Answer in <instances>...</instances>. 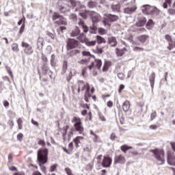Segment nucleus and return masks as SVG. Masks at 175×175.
Here are the masks:
<instances>
[{
	"instance_id": "f257e3e1",
	"label": "nucleus",
	"mask_w": 175,
	"mask_h": 175,
	"mask_svg": "<svg viewBox=\"0 0 175 175\" xmlns=\"http://www.w3.org/2000/svg\"><path fill=\"white\" fill-rule=\"evenodd\" d=\"M71 122L74 124L67 134L68 139H70L75 135V132H78L79 135H84V126H83V122L80 117L74 116L71 120Z\"/></svg>"
},
{
	"instance_id": "f03ea898",
	"label": "nucleus",
	"mask_w": 175,
	"mask_h": 175,
	"mask_svg": "<svg viewBox=\"0 0 175 175\" xmlns=\"http://www.w3.org/2000/svg\"><path fill=\"white\" fill-rule=\"evenodd\" d=\"M81 91H85L84 100L88 103L90 102V98H91V94H94V92H95V88H94V86L91 88V85L88 82L79 81L77 94H80Z\"/></svg>"
},
{
	"instance_id": "7ed1b4c3",
	"label": "nucleus",
	"mask_w": 175,
	"mask_h": 175,
	"mask_svg": "<svg viewBox=\"0 0 175 175\" xmlns=\"http://www.w3.org/2000/svg\"><path fill=\"white\" fill-rule=\"evenodd\" d=\"M37 159L38 161L39 166L43 173H46V167L43 165L49 161V149L40 148L37 152Z\"/></svg>"
},
{
	"instance_id": "20e7f679",
	"label": "nucleus",
	"mask_w": 175,
	"mask_h": 175,
	"mask_svg": "<svg viewBox=\"0 0 175 175\" xmlns=\"http://www.w3.org/2000/svg\"><path fill=\"white\" fill-rule=\"evenodd\" d=\"M152 152L154 158L159 162V165L165 163V150L163 149L155 148L150 150Z\"/></svg>"
},
{
	"instance_id": "39448f33",
	"label": "nucleus",
	"mask_w": 175,
	"mask_h": 175,
	"mask_svg": "<svg viewBox=\"0 0 175 175\" xmlns=\"http://www.w3.org/2000/svg\"><path fill=\"white\" fill-rule=\"evenodd\" d=\"M77 39L81 43H85V44L88 46H92L96 44V41H90V40L87 38V36H85V34H84V33H80Z\"/></svg>"
},
{
	"instance_id": "423d86ee",
	"label": "nucleus",
	"mask_w": 175,
	"mask_h": 175,
	"mask_svg": "<svg viewBox=\"0 0 175 175\" xmlns=\"http://www.w3.org/2000/svg\"><path fill=\"white\" fill-rule=\"evenodd\" d=\"M66 50L68 51L70 50H74V49H77L79 47V41L75 38H68L66 41Z\"/></svg>"
},
{
	"instance_id": "0eeeda50",
	"label": "nucleus",
	"mask_w": 175,
	"mask_h": 175,
	"mask_svg": "<svg viewBox=\"0 0 175 175\" xmlns=\"http://www.w3.org/2000/svg\"><path fill=\"white\" fill-rule=\"evenodd\" d=\"M57 5L60 13H68V12H70V6L66 4V1L65 0L59 1Z\"/></svg>"
},
{
	"instance_id": "6e6552de",
	"label": "nucleus",
	"mask_w": 175,
	"mask_h": 175,
	"mask_svg": "<svg viewBox=\"0 0 175 175\" xmlns=\"http://www.w3.org/2000/svg\"><path fill=\"white\" fill-rule=\"evenodd\" d=\"M21 47H23V51L26 55H32V54H33V48L32 47V45L25 41L21 42Z\"/></svg>"
},
{
	"instance_id": "1a4fd4ad",
	"label": "nucleus",
	"mask_w": 175,
	"mask_h": 175,
	"mask_svg": "<svg viewBox=\"0 0 175 175\" xmlns=\"http://www.w3.org/2000/svg\"><path fill=\"white\" fill-rule=\"evenodd\" d=\"M113 163V159L110 157V156H103V159L101 161V163H100V166L102 167L108 168L111 166V164Z\"/></svg>"
},
{
	"instance_id": "9d476101",
	"label": "nucleus",
	"mask_w": 175,
	"mask_h": 175,
	"mask_svg": "<svg viewBox=\"0 0 175 175\" xmlns=\"http://www.w3.org/2000/svg\"><path fill=\"white\" fill-rule=\"evenodd\" d=\"M89 70H92V68L98 69V70H100L102 68V59H96L94 57V60L91 62L90 65L88 66Z\"/></svg>"
},
{
	"instance_id": "9b49d317",
	"label": "nucleus",
	"mask_w": 175,
	"mask_h": 175,
	"mask_svg": "<svg viewBox=\"0 0 175 175\" xmlns=\"http://www.w3.org/2000/svg\"><path fill=\"white\" fill-rule=\"evenodd\" d=\"M126 163V159L124 154H118L114 157L113 163L114 165L120 164L124 165Z\"/></svg>"
},
{
	"instance_id": "f8f14e48",
	"label": "nucleus",
	"mask_w": 175,
	"mask_h": 175,
	"mask_svg": "<svg viewBox=\"0 0 175 175\" xmlns=\"http://www.w3.org/2000/svg\"><path fill=\"white\" fill-rule=\"evenodd\" d=\"M90 18L92 20L93 24H96V23H99L100 21V15L94 11H91L90 12Z\"/></svg>"
},
{
	"instance_id": "ddd939ff",
	"label": "nucleus",
	"mask_w": 175,
	"mask_h": 175,
	"mask_svg": "<svg viewBox=\"0 0 175 175\" xmlns=\"http://www.w3.org/2000/svg\"><path fill=\"white\" fill-rule=\"evenodd\" d=\"M167 161L168 165L175 166V156H174L170 152L167 153Z\"/></svg>"
},
{
	"instance_id": "4468645a",
	"label": "nucleus",
	"mask_w": 175,
	"mask_h": 175,
	"mask_svg": "<svg viewBox=\"0 0 175 175\" xmlns=\"http://www.w3.org/2000/svg\"><path fill=\"white\" fill-rule=\"evenodd\" d=\"M144 8H145L144 10H143L144 14H155V12H157V10L148 5L144 6Z\"/></svg>"
},
{
	"instance_id": "2eb2a0df",
	"label": "nucleus",
	"mask_w": 175,
	"mask_h": 175,
	"mask_svg": "<svg viewBox=\"0 0 175 175\" xmlns=\"http://www.w3.org/2000/svg\"><path fill=\"white\" fill-rule=\"evenodd\" d=\"M81 140H84V137L82 136H77L72 139L73 143L75 144V148H79L80 147V145L81 144Z\"/></svg>"
},
{
	"instance_id": "dca6fc26",
	"label": "nucleus",
	"mask_w": 175,
	"mask_h": 175,
	"mask_svg": "<svg viewBox=\"0 0 175 175\" xmlns=\"http://www.w3.org/2000/svg\"><path fill=\"white\" fill-rule=\"evenodd\" d=\"M55 27H58L59 25H68V21H66V18L64 17H61L59 20L54 22Z\"/></svg>"
},
{
	"instance_id": "f3484780",
	"label": "nucleus",
	"mask_w": 175,
	"mask_h": 175,
	"mask_svg": "<svg viewBox=\"0 0 175 175\" xmlns=\"http://www.w3.org/2000/svg\"><path fill=\"white\" fill-rule=\"evenodd\" d=\"M137 41L140 42V43H142V44H144L148 39H150V36L146 34L141 35L137 38Z\"/></svg>"
},
{
	"instance_id": "a211bd4d",
	"label": "nucleus",
	"mask_w": 175,
	"mask_h": 175,
	"mask_svg": "<svg viewBox=\"0 0 175 175\" xmlns=\"http://www.w3.org/2000/svg\"><path fill=\"white\" fill-rule=\"evenodd\" d=\"M78 25L83 28V32L85 33H87V32H88V27L85 25V23H84V21H83V19H79Z\"/></svg>"
},
{
	"instance_id": "6ab92c4d",
	"label": "nucleus",
	"mask_w": 175,
	"mask_h": 175,
	"mask_svg": "<svg viewBox=\"0 0 175 175\" xmlns=\"http://www.w3.org/2000/svg\"><path fill=\"white\" fill-rule=\"evenodd\" d=\"M62 148L63 151H64V152H66L68 154V155H70V154H72V151H73V149H74L73 142H71L68 144L69 150L66 149V148H65V147H62Z\"/></svg>"
},
{
	"instance_id": "aec40b11",
	"label": "nucleus",
	"mask_w": 175,
	"mask_h": 175,
	"mask_svg": "<svg viewBox=\"0 0 175 175\" xmlns=\"http://www.w3.org/2000/svg\"><path fill=\"white\" fill-rule=\"evenodd\" d=\"M155 77H156V75H155V72H152L150 76H149V81L150 83V87L152 89H154V85L155 84Z\"/></svg>"
},
{
	"instance_id": "412c9836",
	"label": "nucleus",
	"mask_w": 175,
	"mask_h": 175,
	"mask_svg": "<svg viewBox=\"0 0 175 175\" xmlns=\"http://www.w3.org/2000/svg\"><path fill=\"white\" fill-rule=\"evenodd\" d=\"M67 5H69L70 9H75L77 6V1L76 0H64Z\"/></svg>"
},
{
	"instance_id": "4be33fe9",
	"label": "nucleus",
	"mask_w": 175,
	"mask_h": 175,
	"mask_svg": "<svg viewBox=\"0 0 175 175\" xmlns=\"http://www.w3.org/2000/svg\"><path fill=\"white\" fill-rule=\"evenodd\" d=\"M111 65H113V63L111 61H105L103 66V72H107Z\"/></svg>"
},
{
	"instance_id": "5701e85b",
	"label": "nucleus",
	"mask_w": 175,
	"mask_h": 175,
	"mask_svg": "<svg viewBox=\"0 0 175 175\" xmlns=\"http://www.w3.org/2000/svg\"><path fill=\"white\" fill-rule=\"evenodd\" d=\"M81 31L79 27H75V28L72 31L70 36L72 38H76V36H79Z\"/></svg>"
},
{
	"instance_id": "b1692460",
	"label": "nucleus",
	"mask_w": 175,
	"mask_h": 175,
	"mask_svg": "<svg viewBox=\"0 0 175 175\" xmlns=\"http://www.w3.org/2000/svg\"><path fill=\"white\" fill-rule=\"evenodd\" d=\"M108 43L109 44H111L112 47H116V46H117V39L116 38V37H109Z\"/></svg>"
},
{
	"instance_id": "393cba45",
	"label": "nucleus",
	"mask_w": 175,
	"mask_h": 175,
	"mask_svg": "<svg viewBox=\"0 0 175 175\" xmlns=\"http://www.w3.org/2000/svg\"><path fill=\"white\" fill-rule=\"evenodd\" d=\"M131 109V102L128 100H126L123 104H122V110L123 111H128Z\"/></svg>"
},
{
	"instance_id": "a878e982",
	"label": "nucleus",
	"mask_w": 175,
	"mask_h": 175,
	"mask_svg": "<svg viewBox=\"0 0 175 175\" xmlns=\"http://www.w3.org/2000/svg\"><path fill=\"white\" fill-rule=\"evenodd\" d=\"M133 148L132 146H129L126 144L122 145L120 146V150L124 154H126V151H129V150H132Z\"/></svg>"
},
{
	"instance_id": "bb28decb",
	"label": "nucleus",
	"mask_w": 175,
	"mask_h": 175,
	"mask_svg": "<svg viewBox=\"0 0 175 175\" xmlns=\"http://www.w3.org/2000/svg\"><path fill=\"white\" fill-rule=\"evenodd\" d=\"M107 17L109 21V23H114L115 21H117V20H118V16L116 15L108 14Z\"/></svg>"
},
{
	"instance_id": "cd10ccee",
	"label": "nucleus",
	"mask_w": 175,
	"mask_h": 175,
	"mask_svg": "<svg viewBox=\"0 0 175 175\" xmlns=\"http://www.w3.org/2000/svg\"><path fill=\"white\" fill-rule=\"evenodd\" d=\"M136 10V8L135 7H131V8H126L124 10V13H126V14H132L133 12Z\"/></svg>"
},
{
	"instance_id": "c85d7f7f",
	"label": "nucleus",
	"mask_w": 175,
	"mask_h": 175,
	"mask_svg": "<svg viewBox=\"0 0 175 175\" xmlns=\"http://www.w3.org/2000/svg\"><path fill=\"white\" fill-rule=\"evenodd\" d=\"M146 23H147V19L146 18H142L137 23V27H144L146 25Z\"/></svg>"
},
{
	"instance_id": "c756f323",
	"label": "nucleus",
	"mask_w": 175,
	"mask_h": 175,
	"mask_svg": "<svg viewBox=\"0 0 175 175\" xmlns=\"http://www.w3.org/2000/svg\"><path fill=\"white\" fill-rule=\"evenodd\" d=\"M98 44H102V43H106V39L100 36H96Z\"/></svg>"
},
{
	"instance_id": "7c9ffc66",
	"label": "nucleus",
	"mask_w": 175,
	"mask_h": 175,
	"mask_svg": "<svg viewBox=\"0 0 175 175\" xmlns=\"http://www.w3.org/2000/svg\"><path fill=\"white\" fill-rule=\"evenodd\" d=\"M90 13H91V11H83L79 12V16L85 20L87 19V17H88V14L90 16Z\"/></svg>"
},
{
	"instance_id": "2f4dec72",
	"label": "nucleus",
	"mask_w": 175,
	"mask_h": 175,
	"mask_svg": "<svg viewBox=\"0 0 175 175\" xmlns=\"http://www.w3.org/2000/svg\"><path fill=\"white\" fill-rule=\"evenodd\" d=\"M43 38H38L37 40V49L42 50L43 49Z\"/></svg>"
},
{
	"instance_id": "473e14b6",
	"label": "nucleus",
	"mask_w": 175,
	"mask_h": 175,
	"mask_svg": "<svg viewBox=\"0 0 175 175\" xmlns=\"http://www.w3.org/2000/svg\"><path fill=\"white\" fill-rule=\"evenodd\" d=\"M81 51L79 49H73L70 52V57H75V55H79Z\"/></svg>"
},
{
	"instance_id": "72a5a7b5",
	"label": "nucleus",
	"mask_w": 175,
	"mask_h": 175,
	"mask_svg": "<svg viewBox=\"0 0 175 175\" xmlns=\"http://www.w3.org/2000/svg\"><path fill=\"white\" fill-rule=\"evenodd\" d=\"M61 17H62V15H59L58 12H54L52 16L53 21H55V20L59 19Z\"/></svg>"
},
{
	"instance_id": "f704fd0d",
	"label": "nucleus",
	"mask_w": 175,
	"mask_h": 175,
	"mask_svg": "<svg viewBox=\"0 0 175 175\" xmlns=\"http://www.w3.org/2000/svg\"><path fill=\"white\" fill-rule=\"evenodd\" d=\"M16 122L18 124V129L19 130L23 129V124L24 122L23 121V119L21 118H18V120H16Z\"/></svg>"
},
{
	"instance_id": "c9c22d12",
	"label": "nucleus",
	"mask_w": 175,
	"mask_h": 175,
	"mask_svg": "<svg viewBox=\"0 0 175 175\" xmlns=\"http://www.w3.org/2000/svg\"><path fill=\"white\" fill-rule=\"evenodd\" d=\"M12 51H15V52L20 51V49H18V44L13 43L12 44Z\"/></svg>"
},
{
	"instance_id": "e433bc0d",
	"label": "nucleus",
	"mask_w": 175,
	"mask_h": 175,
	"mask_svg": "<svg viewBox=\"0 0 175 175\" xmlns=\"http://www.w3.org/2000/svg\"><path fill=\"white\" fill-rule=\"evenodd\" d=\"M122 66V63H118L117 65L116 66L114 72L116 73H118V72H120V70H121Z\"/></svg>"
},
{
	"instance_id": "4c0bfd02",
	"label": "nucleus",
	"mask_w": 175,
	"mask_h": 175,
	"mask_svg": "<svg viewBox=\"0 0 175 175\" xmlns=\"http://www.w3.org/2000/svg\"><path fill=\"white\" fill-rule=\"evenodd\" d=\"M165 39L167 40V43H173V38H172V36L169 34H166L165 36Z\"/></svg>"
},
{
	"instance_id": "58836bf2",
	"label": "nucleus",
	"mask_w": 175,
	"mask_h": 175,
	"mask_svg": "<svg viewBox=\"0 0 175 175\" xmlns=\"http://www.w3.org/2000/svg\"><path fill=\"white\" fill-rule=\"evenodd\" d=\"M98 32L100 35H106V33H107V30H106V29L100 27L98 29Z\"/></svg>"
},
{
	"instance_id": "ea45409f",
	"label": "nucleus",
	"mask_w": 175,
	"mask_h": 175,
	"mask_svg": "<svg viewBox=\"0 0 175 175\" xmlns=\"http://www.w3.org/2000/svg\"><path fill=\"white\" fill-rule=\"evenodd\" d=\"M116 54L117 57H122V55H124V53L121 49L117 48L116 49Z\"/></svg>"
},
{
	"instance_id": "a19ab883",
	"label": "nucleus",
	"mask_w": 175,
	"mask_h": 175,
	"mask_svg": "<svg viewBox=\"0 0 175 175\" xmlns=\"http://www.w3.org/2000/svg\"><path fill=\"white\" fill-rule=\"evenodd\" d=\"M90 135L94 137L93 138V142H94V143H96L99 137L96 134H95L92 130H90Z\"/></svg>"
},
{
	"instance_id": "79ce46f5",
	"label": "nucleus",
	"mask_w": 175,
	"mask_h": 175,
	"mask_svg": "<svg viewBox=\"0 0 175 175\" xmlns=\"http://www.w3.org/2000/svg\"><path fill=\"white\" fill-rule=\"evenodd\" d=\"M62 70L64 73L66 72V70H68V62L67 61L63 62Z\"/></svg>"
},
{
	"instance_id": "37998d69",
	"label": "nucleus",
	"mask_w": 175,
	"mask_h": 175,
	"mask_svg": "<svg viewBox=\"0 0 175 175\" xmlns=\"http://www.w3.org/2000/svg\"><path fill=\"white\" fill-rule=\"evenodd\" d=\"M79 64L81 65H88V64H90V60L87 59H83L79 62Z\"/></svg>"
},
{
	"instance_id": "c03bdc74",
	"label": "nucleus",
	"mask_w": 175,
	"mask_h": 175,
	"mask_svg": "<svg viewBox=\"0 0 175 175\" xmlns=\"http://www.w3.org/2000/svg\"><path fill=\"white\" fill-rule=\"evenodd\" d=\"M96 54H102L103 53V48H100L99 46H96Z\"/></svg>"
},
{
	"instance_id": "a18cd8bd",
	"label": "nucleus",
	"mask_w": 175,
	"mask_h": 175,
	"mask_svg": "<svg viewBox=\"0 0 175 175\" xmlns=\"http://www.w3.org/2000/svg\"><path fill=\"white\" fill-rule=\"evenodd\" d=\"M6 70H7L8 75H10L11 79H14V77L13 76V72H12V69L10 68V67L7 66Z\"/></svg>"
},
{
	"instance_id": "49530a36",
	"label": "nucleus",
	"mask_w": 175,
	"mask_h": 175,
	"mask_svg": "<svg viewBox=\"0 0 175 175\" xmlns=\"http://www.w3.org/2000/svg\"><path fill=\"white\" fill-rule=\"evenodd\" d=\"M88 6L90 9H93V8H95V6H96V3H95L94 1H89L88 3Z\"/></svg>"
},
{
	"instance_id": "de8ad7c7",
	"label": "nucleus",
	"mask_w": 175,
	"mask_h": 175,
	"mask_svg": "<svg viewBox=\"0 0 175 175\" xmlns=\"http://www.w3.org/2000/svg\"><path fill=\"white\" fill-rule=\"evenodd\" d=\"M111 9H112L113 12H117V11L120 10V5H118V4L112 5Z\"/></svg>"
},
{
	"instance_id": "09e8293b",
	"label": "nucleus",
	"mask_w": 175,
	"mask_h": 175,
	"mask_svg": "<svg viewBox=\"0 0 175 175\" xmlns=\"http://www.w3.org/2000/svg\"><path fill=\"white\" fill-rule=\"evenodd\" d=\"M80 107H82V109H87L88 110H90V105L85 104V103H81L79 105Z\"/></svg>"
},
{
	"instance_id": "8fccbe9b",
	"label": "nucleus",
	"mask_w": 175,
	"mask_h": 175,
	"mask_svg": "<svg viewBox=\"0 0 175 175\" xmlns=\"http://www.w3.org/2000/svg\"><path fill=\"white\" fill-rule=\"evenodd\" d=\"M110 21L109 20V18H105L103 20V24H104V25H110Z\"/></svg>"
},
{
	"instance_id": "3c124183",
	"label": "nucleus",
	"mask_w": 175,
	"mask_h": 175,
	"mask_svg": "<svg viewBox=\"0 0 175 175\" xmlns=\"http://www.w3.org/2000/svg\"><path fill=\"white\" fill-rule=\"evenodd\" d=\"M38 144L39 146H42V147H46V142H44V139L38 140Z\"/></svg>"
},
{
	"instance_id": "603ef678",
	"label": "nucleus",
	"mask_w": 175,
	"mask_h": 175,
	"mask_svg": "<svg viewBox=\"0 0 175 175\" xmlns=\"http://www.w3.org/2000/svg\"><path fill=\"white\" fill-rule=\"evenodd\" d=\"M92 121V112L89 111L88 113V116L85 118V120Z\"/></svg>"
},
{
	"instance_id": "864d4df0",
	"label": "nucleus",
	"mask_w": 175,
	"mask_h": 175,
	"mask_svg": "<svg viewBox=\"0 0 175 175\" xmlns=\"http://www.w3.org/2000/svg\"><path fill=\"white\" fill-rule=\"evenodd\" d=\"M64 170L67 175H73V172H72V170H70V168L66 167Z\"/></svg>"
},
{
	"instance_id": "5fc2aeb1",
	"label": "nucleus",
	"mask_w": 175,
	"mask_h": 175,
	"mask_svg": "<svg viewBox=\"0 0 175 175\" xmlns=\"http://www.w3.org/2000/svg\"><path fill=\"white\" fill-rule=\"evenodd\" d=\"M42 69L44 72H49V66H47V64H44Z\"/></svg>"
},
{
	"instance_id": "6e6d98bb",
	"label": "nucleus",
	"mask_w": 175,
	"mask_h": 175,
	"mask_svg": "<svg viewBox=\"0 0 175 175\" xmlns=\"http://www.w3.org/2000/svg\"><path fill=\"white\" fill-rule=\"evenodd\" d=\"M24 137V135H23V133H19L17 136L16 138L19 142H23V138Z\"/></svg>"
},
{
	"instance_id": "4d7b16f0",
	"label": "nucleus",
	"mask_w": 175,
	"mask_h": 175,
	"mask_svg": "<svg viewBox=\"0 0 175 175\" xmlns=\"http://www.w3.org/2000/svg\"><path fill=\"white\" fill-rule=\"evenodd\" d=\"M71 88H72V93H73L74 94H78V93H77V90H78L77 85H72Z\"/></svg>"
},
{
	"instance_id": "13d9d810",
	"label": "nucleus",
	"mask_w": 175,
	"mask_h": 175,
	"mask_svg": "<svg viewBox=\"0 0 175 175\" xmlns=\"http://www.w3.org/2000/svg\"><path fill=\"white\" fill-rule=\"evenodd\" d=\"M157 118V111H154L150 115V121H154Z\"/></svg>"
},
{
	"instance_id": "bf43d9fd",
	"label": "nucleus",
	"mask_w": 175,
	"mask_h": 175,
	"mask_svg": "<svg viewBox=\"0 0 175 175\" xmlns=\"http://www.w3.org/2000/svg\"><path fill=\"white\" fill-rule=\"evenodd\" d=\"M118 77L120 80H124L125 79V75L122 72L118 73Z\"/></svg>"
},
{
	"instance_id": "052dcab7",
	"label": "nucleus",
	"mask_w": 175,
	"mask_h": 175,
	"mask_svg": "<svg viewBox=\"0 0 175 175\" xmlns=\"http://www.w3.org/2000/svg\"><path fill=\"white\" fill-rule=\"evenodd\" d=\"M21 24H25V16H23V18L18 22V25H21Z\"/></svg>"
},
{
	"instance_id": "680f3d73",
	"label": "nucleus",
	"mask_w": 175,
	"mask_h": 175,
	"mask_svg": "<svg viewBox=\"0 0 175 175\" xmlns=\"http://www.w3.org/2000/svg\"><path fill=\"white\" fill-rule=\"evenodd\" d=\"M24 29H25V24L23 23L19 29V33L21 35L23 33V32H24Z\"/></svg>"
},
{
	"instance_id": "e2e57ef3",
	"label": "nucleus",
	"mask_w": 175,
	"mask_h": 175,
	"mask_svg": "<svg viewBox=\"0 0 175 175\" xmlns=\"http://www.w3.org/2000/svg\"><path fill=\"white\" fill-rule=\"evenodd\" d=\"M8 124L10 126V129H13V126H14V122H13L12 120H10L8 121Z\"/></svg>"
},
{
	"instance_id": "0e129e2a",
	"label": "nucleus",
	"mask_w": 175,
	"mask_h": 175,
	"mask_svg": "<svg viewBox=\"0 0 175 175\" xmlns=\"http://www.w3.org/2000/svg\"><path fill=\"white\" fill-rule=\"evenodd\" d=\"M42 59L43 62H44V64H47V62H49V59H47V57L44 55L43 53L42 54Z\"/></svg>"
},
{
	"instance_id": "69168bd1",
	"label": "nucleus",
	"mask_w": 175,
	"mask_h": 175,
	"mask_svg": "<svg viewBox=\"0 0 175 175\" xmlns=\"http://www.w3.org/2000/svg\"><path fill=\"white\" fill-rule=\"evenodd\" d=\"M151 25H154V21L152 19H149L148 23H146V27H151Z\"/></svg>"
},
{
	"instance_id": "338daca9",
	"label": "nucleus",
	"mask_w": 175,
	"mask_h": 175,
	"mask_svg": "<svg viewBox=\"0 0 175 175\" xmlns=\"http://www.w3.org/2000/svg\"><path fill=\"white\" fill-rule=\"evenodd\" d=\"M110 139L111 140H113V141L116 140L117 139V135H116V133H112L110 135Z\"/></svg>"
},
{
	"instance_id": "774afa93",
	"label": "nucleus",
	"mask_w": 175,
	"mask_h": 175,
	"mask_svg": "<svg viewBox=\"0 0 175 175\" xmlns=\"http://www.w3.org/2000/svg\"><path fill=\"white\" fill-rule=\"evenodd\" d=\"M57 164L51 165L50 167V172H55V170H57Z\"/></svg>"
}]
</instances>
